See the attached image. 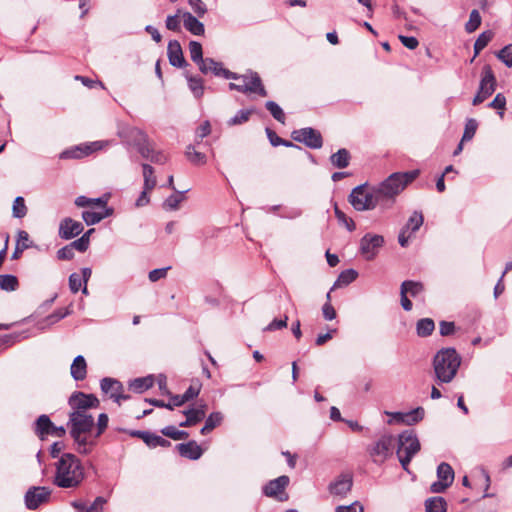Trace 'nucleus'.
I'll return each mask as SVG.
<instances>
[{"label": "nucleus", "instance_id": "33", "mask_svg": "<svg viewBox=\"0 0 512 512\" xmlns=\"http://www.w3.org/2000/svg\"><path fill=\"white\" fill-rule=\"evenodd\" d=\"M424 221V217L421 212L414 211L412 215L409 217L406 225L403 227V229H407L409 233H414L422 226Z\"/></svg>", "mask_w": 512, "mask_h": 512}, {"label": "nucleus", "instance_id": "39", "mask_svg": "<svg viewBox=\"0 0 512 512\" xmlns=\"http://www.w3.org/2000/svg\"><path fill=\"white\" fill-rule=\"evenodd\" d=\"M161 433L173 440H183L189 437V433L184 430H179L175 426H166L161 430Z\"/></svg>", "mask_w": 512, "mask_h": 512}, {"label": "nucleus", "instance_id": "60", "mask_svg": "<svg viewBox=\"0 0 512 512\" xmlns=\"http://www.w3.org/2000/svg\"><path fill=\"white\" fill-rule=\"evenodd\" d=\"M183 414L190 419V422H192L193 425H196L204 419V414H202V411L198 412L194 408L184 410Z\"/></svg>", "mask_w": 512, "mask_h": 512}, {"label": "nucleus", "instance_id": "63", "mask_svg": "<svg viewBox=\"0 0 512 512\" xmlns=\"http://www.w3.org/2000/svg\"><path fill=\"white\" fill-rule=\"evenodd\" d=\"M439 331L442 336H450L455 332L454 322L441 321L439 324Z\"/></svg>", "mask_w": 512, "mask_h": 512}, {"label": "nucleus", "instance_id": "3", "mask_svg": "<svg viewBox=\"0 0 512 512\" xmlns=\"http://www.w3.org/2000/svg\"><path fill=\"white\" fill-rule=\"evenodd\" d=\"M84 468L71 453H64L56 464L54 484L60 488H76L84 480Z\"/></svg>", "mask_w": 512, "mask_h": 512}, {"label": "nucleus", "instance_id": "62", "mask_svg": "<svg viewBox=\"0 0 512 512\" xmlns=\"http://www.w3.org/2000/svg\"><path fill=\"white\" fill-rule=\"evenodd\" d=\"M169 269H170V267L154 269L149 272L148 278L151 282H156L160 279L165 278L167 275V271Z\"/></svg>", "mask_w": 512, "mask_h": 512}, {"label": "nucleus", "instance_id": "34", "mask_svg": "<svg viewBox=\"0 0 512 512\" xmlns=\"http://www.w3.org/2000/svg\"><path fill=\"white\" fill-rule=\"evenodd\" d=\"M493 32L488 30L482 32L474 43V57H476L493 39Z\"/></svg>", "mask_w": 512, "mask_h": 512}, {"label": "nucleus", "instance_id": "17", "mask_svg": "<svg viewBox=\"0 0 512 512\" xmlns=\"http://www.w3.org/2000/svg\"><path fill=\"white\" fill-rule=\"evenodd\" d=\"M289 484V477L282 475L278 478L269 481L263 488V493L268 497H273L278 500H283L281 495L283 494L285 488Z\"/></svg>", "mask_w": 512, "mask_h": 512}, {"label": "nucleus", "instance_id": "40", "mask_svg": "<svg viewBox=\"0 0 512 512\" xmlns=\"http://www.w3.org/2000/svg\"><path fill=\"white\" fill-rule=\"evenodd\" d=\"M145 444L150 447V448H156L158 446L160 447H169L171 445V442L168 441L167 439L157 435V434H154V433H149V435H145Z\"/></svg>", "mask_w": 512, "mask_h": 512}, {"label": "nucleus", "instance_id": "4", "mask_svg": "<svg viewBox=\"0 0 512 512\" xmlns=\"http://www.w3.org/2000/svg\"><path fill=\"white\" fill-rule=\"evenodd\" d=\"M461 357L454 348H442L433 359V368L439 384L450 383L461 365Z\"/></svg>", "mask_w": 512, "mask_h": 512}, {"label": "nucleus", "instance_id": "30", "mask_svg": "<svg viewBox=\"0 0 512 512\" xmlns=\"http://www.w3.org/2000/svg\"><path fill=\"white\" fill-rule=\"evenodd\" d=\"M19 282L16 276L11 274H0V289L12 292L17 290Z\"/></svg>", "mask_w": 512, "mask_h": 512}, {"label": "nucleus", "instance_id": "59", "mask_svg": "<svg viewBox=\"0 0 512 512\" xmlns=\"http://www.w3.org/2000/svg\"><path fill=\"white\" fill-rule=\"evenodd\" d=\"M83 281L80 274L72 273L69 276V288L73 293H77L82 287Z\"/></svg>", "mask_w": 512, "mask_h": 512}, {"label": "nucleus", "instance_id": "46", "mask_svg": "<svg viewBox=\"0 0 512 512\" xmlns=\"http://www.w3.org/2000/svg\"><path fill=\"white\" fill-rule=\"evenodd\" d=\"M481 25V15L478 10L474 9L470 12L469 20L465 24V29L468 33H472Z\"/></svg>", "mask_w": 512, "mask_h": 512}, {"label": "nucleus", "instance_id": "27", "mask_svg": "<svg viewBox=\"0 0 512 512\" xmlns=\"http://www.w3.org/2000/svg\"><path fill=\"white\" fill-rule=\"evenodd\" d=\"M426 512H446L447 503L443 497L435 496L425 501Z\"/></svg>", "mask_w": 512, "mask_h": 512}, {"label": "nucleus", "instance_id": "23", "mask_svg": "<svg viewBox=\"0 0 512 512\" xmlns=\"http://www.w3.org/2000/svg\"><path fill=\"white\" fill-rule=\"evenodd\" d=\"M70 374L75 381H82L87 376V363L82 355H78L74 358L71 367Z\"/></svg>", "mask_w": 512, "mask_h": 512}, {"label": "nucleus", "instance_id": "53", "mask_svg": "<svg viewBox=\"0 0 512 512\" xmlns=\"http://www.w3.org/2000/svg\"><path fill=\"white\" fill-rule=\"evenodd\" d=\"M83 146L79 145L74 148L66 149L60 153L61 159H79L84 157Z\"/></svg>", "mask_w": 512, "mask_h": 512}, {"label": "nucleus", "instance_id": "21", "mask_svg": "<svg viewBox=\"0 0 512 512\" xmlns=\"http://www.w3.org/2000/svg\"><path fill=\"white\" fill-rule=\"evenodd\" d=\"M132 133L137 137L136 146L138 152L143 158L149 160L151 154L155 151L154 146L149 142L147 135L143 131L134 129Z\"/></svg>", "mask_w": 512, "mask_h": 512}, {"label": "nucleus", "instance_id": "36", "mask_svg": "<svg viewBox=\"0 0 512 512\" xmlns=\"http://www.w3.org/2000/svg\"><path fill=\"white\" fill-rule=\"evenodd\" d=\"M424 414L425 411L422 407H417L409 412H405L403 424L414 425L423 419Z\"/></svg>", "mask_w": 512, "mask_h": 512}, {"label": "nucleus", "instance_id": "12", "mask_svg": "<svg viewBox=\"0 0 512 512\" xmlns=\"http://www.w3.org/2000/svg\"><path fill=\"white\" fill-rule=\"evenodd\" d=\"M437 477L438 481L430 486L432 493H442L451 486L454 481V470L451 465L446 462L440 463L437 467Z\"/></svg>", "mask_w": 512, "mask_h": 512}, {"label": "nucleus", "instance_id": "52", "mask_svg": "<svg viewBox=\"0 0 512 512\" xmlns=\"http://www.w3.org/2000/svg\"><path fill=\"white\" fill-rule=\"evenodd\" d=\"M334 213L338 221L345 225V227L351 232L354 231L356 226L351 218H348L343 211H341L337 205L334 207Z\"/></svg>", "mask_w": 512, "mask_h": 512}, {"label": "nucleus", "instance_id": "41", "mask_svg": "<svg viewBox=\"0 0 512 512\" xmlns=\"http://www.w3.org/2000/svg\"><path fill=\"white\" fill-rule=\"evenodd\" d=\"M185 155L194 165H203L206 163V155L196 151L192 145L187 147Z\"/></svg>", "mask_w": 512, "mask_h": 512}, {"label": "nucleus", "instance_id": "6", "mask_svg": "<svg viewBox=\"0 0 512 512\" xmlns=\"http://www.w3.org/2000/svg\"><path fill=\"white\" fill-rule=\"evenodd\" d=\"M230 79L238 81V83L229 84L231 90H236L241 93H255L262 97L267 96V91L262 84L260 76L256 72L249 71L243 75L234 73V77H230Z\"/></svg>", "mask_w": 512, "mask_h": 512}, {"label": "nucleus", "instance_id": "2", "mask_svg": "<svg viewBox=\"0 0 512 512\" xmlns=\"http://www.w3.org/2000/svg\"><path fill=\"white\" fill-rule=\"evenodd\" d=\"M94 427L95 419L92 414L69 416L67 428L79 454L88 455L96 446L97 442L93 439Z\"/></svg>", "mask_w": 512, "mask_h": 512}, {"label": "nucleus", "instance_id": "10", "mask_svg": "<svg viewBox=\"0 0 512 512\" xmlns=\"http://www.w3.org/2000/svg\"><path fill=\"white\" fill-rule=\"evenodd\" d=\"M291 137L294 141L303 143L311 149H319L323 145L321 133L311 127L294 130Z\"/></svg>", "mask_w": 512, "mask_h": 512}, {"label": "nucleus", "instance_id": "56", "mask_svg": "<svg viewBox=\"0 0 512 512\" xmlns=\"http://www.w3.org/2000/svg\"><path fill=\"white\" fill-rule=\"evenodd\" d=\"M188 4L198 17H203L207 12V6L202 0H188Z\"/></svg>", "mask_w": 512, "mask_h": 512}, {"label": "nucleus", "instance_id": "22", "mask_svg": "<svg viewBox=\"0 0 512 512\" xmlns=\"http://www.w3.org/2000/svg\"><path fill=\"white\" fill-rule=\"evenodd\" d=\"M352 477L341 475L338 479L329 485V491L333 495L345 496L352 488Z\"/></svg>", "mask_w": 512, "mask_h": 512}, {"label": "nucleus", "instance_id": "16", "mask_svg": "<svg viewBox=\"0 0 512 512\" xmlns=\"http://www.w3.org/2000/svg\"><path fill=\"white\" fill-rule=\"evenodd\" d=\"M83 229L81 222L66 217L61 220L58 233L60 238L69 240L81 234Z\"/></svg>", "mask_w": 512, "mask_h": 512}, {"label": "nucleus", "instance_id": "54", "mask_svg": "<svg viewBox=\"0 0 512 512\" xmlns=\"http://www.w3.org/2000/svg\"><path fill=\"white\" fill-rule=\"evenodd\" d=\"M488 107L499 110V115L502 118L504 116V110L506 107V98L502 93H498L495 98L488 104Z\"/></svg>", "mask_w": 512, "mask_h": 512}, {"label": "nucleus", "instance_id": "44", "mask_svg": "<svg viewBox=\"0 0 512 512\" xmlns=\"http://www.w3.org/2000/svg\"><path fill=\"white\" fill-rule=\"evenodd\" d=\"M189 52H190L191 60L194 63H196L197 65L204 60L201 43H199L197 41H190Z\"/></svg>", "mask_w": 512, "mask_h": 512}, {"label": "nucleus", "instance_id": "47", "mask_svg": "<svg viewBox=\"0 0 512 512\" xmlns=\"http://www.w3.org/2000/svg\"><path fill=\"white\" fill-rule=\"evenodd\" d=\"M109 418L106 413H101L98 416L97 423L95 424L96 432L93 434V439L97 442V439L104 433L108 426Z\"/></svg>", "mask_w": 512, "mask_h": 512}, {"label": "nucleus", "instance_id": "18", "mask_svg": "<svg viewBox=\"0 0 512 512\" xmlns=\"http://www.w3.org/2000/svg\"><path fill=\"white\" fill-rule=\"evenodd\" d=\"M167 56L169 63L174 67H184L187 62L183 56L182 47L177 40H170L167 46Z\"/></svg>", "mask_w": 512, "mask_h": 512}, {"label": "nucleus", "instance_id": "64", "mask_svg": "<svg viewBox=\"0 0 512 512\" xmlns=\"http://www.w3.org/2000/svg\"><path fill=\"white\" fill-rule=\"evenodd\" d=\"M336 512H363V506L355 502L348 506H338Z\"/></svg>", "mask_w": 512, "mask_h": 512}, {"label": "nucleus", "instance_id": "61", "mask_svg": "<svg viewBox=\"0 0 512 512\" xmlns=\"http://www.w3.org/2000/svg\"><path fill=\"white\" fill-rule=\"evenodd\" d=\"M399 40L408 49L414 50L418 47L419 41L414 36L399 35Z\"/></svg>", "mask_w": 512, "mask_h": 512}, {"label": "nucleus", "instance_id": "24", "mask_svg": "<svg viewBox=\"0 0 512 512\" xmlns=\"http://www.w3.org/2000/svg\"><path fill=\"white\" fill-rule=\"evenodd\" d=\"M52 421L46 414L40 415L35 421L34 432L41 439H45L49 435V431L52 427Z\"/></svg>", "mask_w": 512, "mask_h": 512}, {"label": "nucleus", "instance_id": "48", "mask_svg": "<svg viewBox=\"0 0 512 512\" xmlns=\"http://www.w3.org/2000/svg\"><path fill=\"white\" fill-rule=\"evenodd\" d=\"M12 213L15 218H23L27 214V207L23 197L18 196L15 198Z\"/></svg>", "mask_w": 512, "mask_h": 512}, {"label": "nucleus", "instance_id": "42", "mask_svg": "<svg viewBox=\"0 0 512 512\" xmlns=\"http://www.w3.org/2000/svg\"><path fill=\"white\" fill-rule=\"evenodd\" d=\"M358 272L354 269H347L340 273L335 285L346 286L356 280Z\"/></svg>", "mask_w": 512, "mask_h": 512}, {"label": "nucleus", "instance_id": "25", "mask_svg": "<svg viewBox=\"0 0 512 512\" xmlns=\"http://www.w3.org/2000/svg\"><path fill=\"white\" fill-rule=\"evenodd\" d=\"M351 159L350 152L345 149L341 148L336 153L332 154L330 156V162L331 164L338 169H343L349 166Z\"/></svg>", "mask_w": 512, "mask_h": 512}, {"label": "nucleus", "instance_id": "43", "mask_svg": "<svg viewBox=\"0 0 512 512\" xmlns=\"http://www.w3.org/2000/svg\"><path fill=\"white\" fill-rule=\"evenodd\" d=\"M266 109L271 113L274 119L278 122L284 124L285 123V113L282 108L274 101H267L265 103Z\"/></svg>", "mask_w": 512, "mask_h": 512}, {"label": "nucleus", "instance_id": "37", "mask_svg": "<svg viewBox=\"0 0 512 512\" xmlns=\"http://www.w3.org/2000/svg\"><path fill=\"white\" fill-rule=\"evenodd\" d=\"M184 200L182 192L176 191V194L170 195L162 204L166 211H173L179 208V204Z\"/></svg>", "mask_w": 512, "mask_h": 512}, {"label": "nucleus", "instance_id": "38", "mask_svg": "<svg viewBox=\"0 0 512 512\" xmlns=\"http://www.w3.org/2000/svg\"><path fill=\"white\" fill-rule=\"evenodd\" d=\"M188 86L196 98L202 97L204 93L203 80L200 77L187 76Z\"/></svg>", "mask_w": 512, "mask_h": 512}, {"label": "nucleus", "instance_id": "8", "mask_svg": "<svg viewBox=\"0 0 512 512\" xmlns=\"http://www.w3.org/2000/svg\"><path fill=\"white\" fill-rule=\"evenodd\" d=\"M395 445L393 435H382L374 444L367 449L369 456L375 464H383L391 455Z\"/></svg>", "mask_w": 512, "mask_h": 512}, {"label": "nucleus", "instance_id": "9", "mask_svg": "<svg viewBox=\"0 0 512 512\" xmlns=\"http://www.w3.org/2000/svg\"><path fill=\"white\" fill-rule=\"evenodd\" d=\"M496 89V78L489 65H485L482 69V78L479 89L473 98V105H479L493 94Z\"/></svg>", "mask_w": 512, "mask_h": 512}, {"label": "nucleus", "instance_id": "31", "mask_svg": "<svg viewBox=\"0 0 512 512\" xmlns=\"http://www.w3.org/2000/svg\"><path fill=\"white\" fill-rule=\"evenodd\" d=\"M153 378L151 376L136 378L130 383V388L136 393H142L153 386Z\"/></svg>", "mask_w": 512, "mask_h": 512}, {"label": "nucleus", "instance_id": "50", "mask_svg": "<svg viewBox=\"0 0 512 512\" xmlns=\"http://www.w3.org/2000/svg\"><path fill=\"white\" fill-rule=\"evenodd\" d=\"M496 56L507 67L512 68V44H508L503 47L500 51H498Z\"/></svg>", "mask_w": 512, "mask_h": 512}, {"label": "nucleus", "instance_id": "11", "mask_svg": "<svg viewBox=\"0 0 512 512\" xmlns=\"http://www.w3.org/2000/svg\"><path fill=\"white\" fill-rule=\"evenodd\" d=\"M384 244V237L378 234H365L360 240V253L368 261L373 260Z\"/></svg>", "mask_w": 512, "mask_h": 512}, {"label": "nucleus", "instance_id": "14", "mask_svg": "<svg viewBox=\"0 0 512 512\" xmlns=\"http://www.w3.org/2000/svg\"><path fill=\"white\" fill-rule=\"evenodd\" d=\"M100 387L104 393H109L110 398L118 404H120L122 400L129 398L128 395L122 394L123 385L116 379L105 377L100 381Z\"/></svg>", "mask_w": 512, "mask_h": 512}, {"label": "nucleus", "instance_id": "57", "mask_svg": "<svg viewBox=\"0 0 512 512\" xmlns=\"http://www.w3.org/2000/svg\"><path fill=\"white\" fill-rule=\"evenodd\" d=\"M326 298H327V302L322 307V313H323V317L326 320L331 321L336 318V311L330 303V299H331L330 292L327 293Z\"/></svg>", "mask_w": 512, "mask_h": 512}, {"label": "nucleus", "instance_id": "19", "mask_svg": "<svg viewBox=\"0 0 512 512\" xmlns=\"http://www.w3.org/2000/svg\"><path fill=\"white\" fill-rule=\"evenodd\" d=\"M182 22L184 28L195 36H203L205 33L204 24L197 19L192 13L185 11L182 14Z\"/></svg>", "mask_w": 512, "mask_h": 512}, {"label": "nucleus", "instance_id": "51", "mask_svg": "<svg viewBox=\"0 0 512 512\" xmlns=\"http://www.w3.org/2000/svg\"><path fill=\"white\" fill-rule=\"evenodd\" d=\"M252 114V110H240L228 122V126L241 125L247 122Z\"/></svg>", "mask_w": 512, "mask_h": 512}, {"label": "nucleus", "instance_id": "35", "mask_svg": "<svg viewBox=\"0 0 512 512\" xmlns=\"http://www.w3.org/2000/svg\"><path fill=\"white\" fill-rule=\"evenodd\" d=\"M144 188L145 190H152L156 186V177L154 176V168L149 164H142Z\"/></svg>", "mask_w": 512, "mask_h": 512}, {"label": "nucleus", "instance_id": "49", "mask_svg": "<svg viewBox=\"0 0 512 512\" xmlns=\"http://www.w3.org/2000/svg\"><path fill=\"white\" fill-rule=\"evenodd\" d=\"M477 127H478V123L475 119H472V118L468 119L465 124L464 133L462 136V142L470 141L474 137Z\"/></svg>", "mask_w": 512, "mask_h": 512}, {"label": "nucleus", "instance_id": "29", "mask_svg": "<svg viewBox=\"0 0 512 512\" xmlns=\"http://www.w3.org/2000/svg\"><path fill=\"white\" fill-rule=\"evenodd\" d=\"M183 13H185V11L177 9L174 15H168L165 21L166 28L173 32H180Z\"/></svg>", "mask_w": 512, "mask_h": 512}, {"label": "nucleus", "instance_id": "55", "mask_svg": "<svg viewBox=\"0 0 512 512\" xmlns=\"http://www.w3.org/2000/svg\"><path fill=\"white\" fill-rule=\"evenodd\" d=\"M82 218L87 225H94L103 220L105 215H102V213L98 212L83 211Z\"/></svg>", "mask_w": 512, "mask_h": 512}, {"label": "nucleus", "instance_id": "32", "mask_svg": "<svg viewBox=\"0 0 512 512\" xmlns=\"http://www.w3.org/2000/svg\"><path fill=\"white\" fill-rule=\"evenodd\" d=\"M222 420H223V415L220 412H213V413H211L207 417V419L205 421V425L202 427V429L200 431L201 434L205 435L208 432L212 431L215 427L220 425Z\"/></svg>", "mask_w": 512, "mask_h": 512}, {"label": "nucleus", "instance_id": "26", "mask_svg": "<svg viewBox=\"0 0 512 512\" xmlns=\"http://www.w3.org/2000/svg\"><path fill=\"white\" fill-rule=\"evenodd\" d=\"M109 197H110L109 194H105L99 198H88L86 196H78L75 199V205L78 207H88V206H92V205L106 207Z\"/></svg>", "mask_w": 512, "mask_h": 512}, {"label": "nucleus", "instance_id": "15", "mask_svg": "<svg viewBox=\"0 0 512 512\" xmlns=\"http://www.w3.org/2000/svg\"><path fill=\"white\" fill-rule=\"evenodd\" d=\"M198 67L203 74L213 73L215 76L223 77L225 79L234 77V72L223 68L220 62H217L212 58H204V60L198 64Z\"/></svg>", "mask_w": 512, "mask_h": 512}, {"label": "nucleus", "instance_id": "45", "mask_svg": "<svg viewBox=\"0 0 512 512\" xmlns=\"http://www.w3.org/2000/svg\"><path fill=\"white\" fill-rule=\"evenodd\" d=\"M401 288L405 290L407 294H410L412 297H416L424 289L422 283L411 280H406L402 282Z\"/></svg>", "mask_w": 512, "mask_h": 512}, {"label": "nucleus", "instance_id": "28", "mask_svg": "<svg viewBox=\"0 0 512 512\" xmlns=\"http://www.w3.org/2000/svg\"><path fill=\"white\" fill-rule=\"evenodd\" d=\"M435 329V323L431 318H422L416 323V333L419 337H428Z\"/></svg>", "mask_w": 512, "mask_h": 512}, {"label": "nucleus", "instance_id": "20", "mask_svg": "<svg viewBox=\"0 0 512 512\" xmlns=\"http://www.w3.org/2000/svg\"><path fill=\"white\" fill-rule=\"evenodd\" d=\"M176 448L182 457L190 460H198L203 454L202 448L194 440L180 443Z\"/></svg>", "mask_w": 512, "mask_h": 512}, {"label": "nucleus", "instance_id": "1", "mask_svg": "<svg viewBox=\"0 0 512 512\" xmlns=\"http://www.w3.org/2000/svg\"><path fill=\"white\" fill-rule=\"evenodd\" d=\"M419 173V170L396 172L377 186L369 188L366 184L359 185L350 193L349 202L357 211L373 210L376 207L389 209L394 205L396 197Z\"/></svg>", "mask_w": 512, "mask_h": 512}, {"label": "nucleus", "instance_id": "5", "mask_svg": "<svg viewBox=\"0 0 512 512\" xmlns=\"http://www.w3.org/2000/svg\"><path fill=\"white\" fill-rule=\"evenodd\" d=\"M420 442L414 430H405L398 436L397 456L404 470L420 450Z\"/></svg>", "mask_w": 512, "mask_h": 512}, {"label": "nucleus", "instance_id": "7", "mask_svg": "<svg viewBox=\"0 0 512 512\" xmlns=\"http://www.w3.org/2000/svg\"><path fill=\"white\" fill-rule=\"evenodd\" d=\"M70 407L69 416L91 415V409L100 406L99 399L94 394H86L81 391L73 392L68 398Z\"/></svg>", "mask_w": 512, "mask_h": 512}, {"label": "nucleus", "instance_id": "13", "mask_svg": "<svg viewBox=\"0 0 512 512\" xmlns=\"http://www.w3.org/2000/svg\"><path fill=\"white\" fill-rule=\"evenodd\" d=\"M51 490L44 486H33L25 493V505L29 510H35L49 501Z\"/></svg>", "mask_w": 512, "mask_h": 512}, {"label": "nucleus", "instance_id": "58", "mask_svg": "<svg viewBox=\"0 0 512 512\" xmlns=\"http://www.w3.org/2000/svg\"><path fill=\"white\" fill-rule=\"evenodd\" d=\"M72 250H78L79 252H85L89 247V240L87 235H82L79 239L70 243Z\"/></svg>", "mask_w": 512, "mask_h": 512}]
</instances>
